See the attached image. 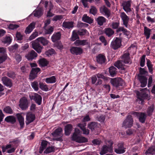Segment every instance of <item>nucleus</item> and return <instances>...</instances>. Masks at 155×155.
<instances>
[{
    "label": "nucleus",
    "mask_w": 155,
    "mask_h": 155,
    "mask_svg": "<svg viewBox=\"0 0 155 155\" xmlns=\"http://www.w3.org/2000/svg\"><path fill=\"white\" fill-rule=\"evenodd\" d=\"M45 32L46 34H50L53 32L54 31V28L52 26H49L48 28L45 27Z\"/></svg>",
    "instance_id": "45"
},
{
    "label": "nucleus",
    "mask_w": 155,
    "mask_h": 155,
    "mask_svg": "<svg viewBox=\"0 0 155 155\" xmlns=\"http://www.w3.org/2000/svg\"><path fill=\"white\" fill-rule=\"evenodd\" d=\"M19 105L22 110H26L28 107V103L27 99L25 97L21 98L20 100Z\"/></svg>",
    "instance_id": "10"
},
{
    "label": "nucleus",
    "mask_w": 155,
    "mask_h": 155,
    "mask_svg": "<svg viewBox=\"0 0 155 155\" xmlns=\"http://www.w3.org/2000/svg\"><path fill=\"white\" fill-rule=\"evenodd\" d=\"M14 57L18 63L20 62L22 59V57L19 54H15V55Z\"/></svg>",
    "instance_id": "52"
},
{
    "label": "nucleus",
    "mask_w": 155,
    "mask_h": 155,
    "mask_svg": "<svg viewBox=\"0 0 155 155\" xmlns=\"http://www.w3.org/2000/svg\"><path fill=\"white\" fill-rule=\"evenodd\" d=\"M62 130L61 128L59 127L51 133L52 135L54 137H57V138H54V140L57 141H61V137L62 136Z\"/></svg>",
    "instance_id": "6"
},
{
    "label": "nucleus",
    "mask_w": 155,
    "mask_h": 155,
    "mask_svg": "<svg viewBox=\"0 0 155 155\" xmlns=\"http://www.w3.org/2000/svg\"><path fill=\"white\" fill-rule=\"evenodd\" d=\"M41 43L43 45H46L48 43V41L46 39H39Z\"/></svg>",
    "instance_id": "64"
},
{
    "label": "nucleus",
    "mask_w": 155,
    "mask_h": 155,
    "mask_svg": "<svg viewBox=\"0 0 155 155\" xmlns=\"http://www.w3.org/2000/svg\"><path fill=\"white\" fill-rule=\"evenodd\" d=\"M112 143H111L110 145L108 146L106 145H104L100 152V154L103 155L108 152H111L112 151Z\"/></svg>",
    "instance_id": "12"
},
{
    "label": "nucleus",
    "mask_w": 155,
    "mask_h": 155,
    "mask_svg": "<svg viewBox=\"0 0 155 155\" xmlns=\"http://www.w3.org/2000/svg\"><path fill=\"white\" fill-rule=\"evenodd\" d=\"M90 13L94 15H95L97 12V9L94 6H91V8L90 10Z\"/></svg>",
    "instance_id": "53"
},
{
    "label": "nucleus",
    "mask_w": 155,
    "mask_h": 155,
    "mask_svg": "<svg viewBox=\"0 0 155 155\" xmlns=\"http://www.w3.org/2000/svg\"><path fill=\"white\" fill-rule=\"evenodd\" d=\"M34 97V100L35 102L38 105H41L42 101V97L41 96L38 94H35Z\"/></svg>",
    "instance_id": "32"
},
{
    "label": "nucleus",
    "mask_w": 155,
    "mask_h": 155,
    "mask_svg": "<svg viewBox=\"0 0 155 155\" xmlns=\"http://www.w3.org/2000/svg\"><path fill=\"white\" fill-rule=\"evenodd\" d=\"M78 33L80 35H84L88 34V32L85 29H81L78 31Z\"/></svg>",
    "instance_id": "56"
},
{
    "label": "nucleus",
    "mask_w": 155,
    "mask_h": 155,
    "mask_svg": "<svg viewBox=\"0 0 155 155\" xmlns=\"http://www.w3.org/2000/svg\"><path fill=\"white\" fill-rule=\"evenodd\" d=\"M130 54L128 51H126L123 55L120 57L121 60L117 61L114 63V65L119 69L124 70L125 64H130L132 61L130 57Z\"/></svg>",
    "instance_id": "1"
},
{
    "label": "nucleus",
    "mask_w": 155,
    "mask_h": 155,
    "mask_svg": "<svg viewBox=\"0 0 155 155\" xmlns=\"http://www.w3.org/2000/svg\"><path fill=\"white\" fill-rule=\"evenodd\" d=\"M37 56V54L34 50H31L28 52V53L25 55L26 58L28 60H32Z\"/></svg>",
    "instance_id": "16"
},
{
    "label": "nucleus",
    "mask_w": 155,
    "mask_h": 155,
    "mask_svg": "<svg viewBox=\"0 0 155 155\" xmlns=\"http://www.w3.org/2000/svg\"><path fill=\"white\" fill-rule=\"evenodd\" d=\"M120 17L123 20V24L126 27L128 28V22L129 20V18L124 12H121L120 15Z\"/></svg>",
    "instance_id": "15"
},
{
    "label": "nucleus",
    "mask_w": 155,
    "mask_h": 155,
    "mask_svg": "<svg viewBox=\"0 0 155 155\" xmlns=\"http://www.w3.org/2000/svg\"><path fill=\"white\" fill-rule=\"evenodd\" d=\"M88 127L91 131H93L97 127V123L94 122H91L88 124Z\"/></svg>",
    "instance_id": "33"
},
{
    "label": "nucleus",
    "mask_w": 155,
    "mask_h": 155,
    "mask_svg": "<svg viewBox=\"0 0 155 155\" xmlns=\"http://www.w3.org/2000/svg\"><path fill=\"white\" fill-rule=\"evenodd\" d=\"M40 88L42 90L45 91H47L48 88L47 85L45 84H44L42 82L39 83Z\"/></svg>",
    "instance_id": "46"
},
{
    "label": "nucleus",
    "mask_w": 155,
    "mask_h": 155,
    "mask_svg": "<svg viewBox=\"0 0 155 155\" xmlns=\"http://www.w3.org/2000/svg\"><path fill=\"white\" fill-rule=\"evenodd\" d=\"M55 149L54 147L51 146L48 147L46 150L44 151V153H48L52 152H54Z\"/></svg>",
    "instance_id": "49"
},
{
    "label": "nucleus",
    "mask_w": 155,
    "mask_h": 155,
    "mask_svg": "<svg viewBox=\"0 0 155 155\" xmlns=\"http://www.w3.org/2000/svg\"><path fill=\"white\" fill-rule=\"evenodd\" d=\"M19 27V25L13 24H10L8 26V28L11 30L16 29Z\"/></svg>",
    "instance_id": "58"
},
{
    "label": "nucleus",
    "mask_w": 155,
    "mask_h": 155,
    "mask_svg": "<svg viewBox=\"0 0 155 155\" xmlns=\"http://www.w3.org/2000/svg\"><path fill=\"white\" fill-rule=\"evenodd\" d=\"M59 39H52V41L54 43V45L58 48L61 49L63 46L61 43L59 41Z\"/></svg>",
    "instance_id": "40"
},
{
    "label": "nucleus",
    "mask_w": 155,
    "mask_h": 155,
    "mask_svg": "<svg viewBox=\"0 0 155 155\" xmlns=\"http://www.w3.org/2000/svg\"><path fill=\"white\" fill-rule=\"evenodd\" d=\"M116 68L114 66H111L109 68V72L110 75L112 77L116 74Z\"/></svg>",
    "instance_id": "39"
},
{
    "label": "nucleus",
    "mask_w": 155,
    "mask_h": 155,
    "mask_svg": "<svg viewBox=\"0 0 155 155\" xmlns=\"http://www.w3.org/2000/svg\"><path fill=\"white\" fill-rule=\"evenodd\" d=\"M40 42L39 39H36L31 42V46L38 53H40L41 51L42 47L40 46L39 43Z\"/></svg>",
    "instance_id": "7"
},
{
    "label": "nucleus",
    "mask_w": 155,
    "mask_h": 155,
    "mask_svg": "<svg viewBox=\"0 0 155 155\" xmlns=\"http://www.w3.org/2000/svg\"><path fill=\"white\" fill-rule=\"evenodd\" d=\"M119 25V23L115 22H113L110 26L114 29H116L117 28L116 30V32L118 34H119V32L122 31L124 35L127 36V38H130V37H129V36H130V32L127 31L126 29L124 28L123 27H120L118 28Z\"/></svg>",
    "instance_id": "3"
},
{
    "label": "nucleus",
    "mask_w": 155,
    "mask_h": 155,
    "mask_svg": "<svg viewBox=\"0 0 155 155\" xmlns=\"http://www.w3.org/2000/svg\"><path fill=\"white\" fill-rule=\"evenodd\" d=\"M75 132L73 134L72 136V139L76 142L81 143L87 142V139L84 137L80 136L78 134L79 133V130L76 129L75 130Z\"/></svg>",
    "instance_id": "4"
},
{
    "label": "nucleus",
    "mask_w": 155,
    "mask_h": 155,
    "mask_svg": "<svg viewBox=\"0 0 155 155\" xmlns=\"http://www.w3.org/2000/svg\"><path fill=\"white\" fill-rule=\"evenodd\" d=\"M62 26L65 28L69 29L73 27V22L72 21H64L62 23Z\"/></svg>",
    "instance_id": "25"
},
{
    "label": "nucleus",
    "mask_w": 155,
    "mask_h": 155,
    "mask_svg": "<svg viewBox=\"0 0 155 155\" xmlns=\"http://www.w3.org/2000/svg\"><path fill=\"white\" fill-rule=\"evenodd\" d=\"M105 32L106 35L108 36L112 35L114 33V31L110 28H105Z\"/></svg>",
    "instance_id": "43"
},
{
    "label": "nucleus",
    "mask_w": 155,
    "mask_h": 155,
    "mask_svg": "<svg viewBox=\"0 0 155 155\" xmlns=\"http://www.w3.org/2000/svg\"><path fill=\"white\" fill-rule=\"evenodd\" d=\"M2 42L6 46L10 45L12 42V39H2Z\"/></svg>",
    "instance_id": "54"
},
{
    "label": "nucleus",
    "mask_w": 155,
    "mask_h": 155,
    "mask_svg": "<svg viewBox=\"0 0 155 155\" xmlns=\"http://www.w3.org/2000/svg\"><path fill=\"white\" fill-rule=\"evenodd\" d=\"M63 17L61 15H57L53 17V20L54 21H57L61 19Z\"/></svg>",
    "instance_id": "63"
},
{
    "label": "nucleus",
    "mask_w": 155,
    "mask_h": 155,
    "mask_svg": "<svg viewBox=\"0 0 155 155\" xmlns=\"http://www.w3.org/2000/svg\"><path fill=\"white\" fill-rule=\"evenodd\" d=\"M145 55H143L141 59L140 65L142 67H143L145 65Z\"/></svg>",
    "instance_id": "61"
},
{
    "label": "nucleus",
    "mask_w": 155,
    "mask_h": 155,
    "mask_svg": "<svg viewBox=\"0 0 155 155\" xmlns=\"http://www.w3.org/2000/svg\"><path fill=\"white\" fill-rule=\"evenodd\" d=\"M110 82L113 86L116 87L122 86L124 83L123 80L120 78L112 79Z\"/></svg>",
    "instance_id": "8"
},
{
    "label": "nucleus",
    "mask_w": 155,
    "mask_h": 155,
    "mask_svg": "<svg viewBox=\"0 0 155 155\" xmlns=\"http://www.w3.org/2000/svg\"><path fill=\"white\" fill-rule=\"evenodd\" d=\"M125 148L124 147V143L122 142L119 143L114 148V151L117 154H122L125 152Z\"/></svg>",
    "instance_id": "9"
},
{
    "label": "nucleus",
    "mask_w": 155,
    "mask_h": 155,
    "mask_svg": "<svg viewBox=\"0 0 155 155\" xmlns=\"http://www.w3.org/2000/svg\"><path fill=\"white\" fill-rule=\"evenodd\" d=\"M44 5L45 10L47 11L48 10H51L53 9L54 5L51 2H49L47 1H44Z\"/></svg>",
    "instance_id": "29"
},
{
    "label": "nucleus",
    "mask_w": 155,
    "mask_h": 155,
    "mask_svg": "<svg viewBox=\"0 0 155 155\" xmlns=\"http://www.w3.org/2000/svg\"><path fill=\"white\" fill-rule=\"evenodd\" d=\"M106 20V19L102 16H100L96 19L98 24L100 25H103L104 23L105 22Z\"/></svg>",
    "instance_id": "38"
},
{
    "label": "nucleus",
    "mask_w": 155,
    "mask_h": 155,
    "mask_svg": "<svg viewBox=\"0 0 155 155\" xmlns=\"http://www.w3.org/2000/svg\"><path fill=\"white\" fill-rule=\"evenodd\" d=\"M133 123V120L130 115H128L123 122L122 127L125 128L131 127Z\"/></svg>",
    "instance_id": "5"
},
{
    "label": "nucleus",
    "mask_w": 155,
    "mask_h": 155,
    "mask_svg": "<svg viewBox=\"0 0 155 155\" xmlns=\"http://www.w3.org/2000/svg\"><path fill=\"white\" fill-rule=\"evenodd\" d=\"M74 44L76 46L84 45H87L88 43L86 39L82 40L78 39L74 42Z\"/></svg>",
    "instance_id": "26"
},
{
    "label": "nucleus",
    "mask_w": 155,
    "mask_h": 155,
    "mask_svg": "<svg viewBox=\"0 0 155 155\" xmlns=\"http://www.w3.org/2000/svg\"><path fill=\"white\" fill-rule=\"evenodd\" d=\"M97 62L100 64L104 63L106 61L105 57L102 54H99L96 57Z\"/></svg>",
    "instance_id": "19"
},
{
    "label": "nucleus",
    "mask_w": 155,
    "mask_h": 155,
    "mask_svg": "<svg viewBox=\"0 0 155 155\" xmlns=\"http://www.w3.org/2000/svg\"><path fill=\"white\" fill-rule=\"evenodd\" d=\"M5 121L8 123H10L12 124L15 123L16 121V119L13 116H9L7 117L5 119Z\"/></svg>",
    "instance_id": "30"
},
{
    "label": "nucleus",
    "mask_w": 155,
    "mask_h": 155,
    "mask_svg": "<svg viewBox=\"0 0 155 155\" xmlns=\"http://www.w3.org/2000/svg\"><path fill=\"white\" fill-rule=\"evenodd\" d=\"M86 125V123H84L83 124H79L78 126L83 131L84 134L88 135L89 133V130L85 127Z\"/></svg>",
    "instance_id": "21"
},
{
    "label": "nucleus",
    "mask_w": 155,
    "mask_h": 155,
    "mask_svg": "<svg viewBox=\"0 0 155 155\" xmlns=\"http://www.w3.org/2000/svg\"><path fill=\"white\" fill-rule=\"evenodd\" d=\"M18 48V45L17 44H15L14 45L9 47L8 48L9 51L14 52Z\"/></svg>",
    "instance_id": "47"
},
{
    "label": "nucleus",
    "mask_w": 155,
    "mask_h": 155,
    "mask_svg": "<svg viewBox=\"0 0 155 155\" xmlns=\"http://www.w3.org/2000/svg\"><path fill=\"white\" fill-rule=\"evenodd\" d=\"M82 20L84 22L89 24L92 23L93 21V19L89 17L87 15H84L82 18Z\"/></svg>",
    "instance_id": "31"
},
{
    "label": "nucleus",
    "mask_w": 155,
    "mask_h": 155,
    "mask_svg": "<svg viewBox=\"0 0 155 155\" xmlns=\"http://www.w3.org/2000/svg\"><path fill=\"white\" fill-rule=\"evenodd\" d=\"M100 11L102 14H104L107 18H109L110 16V11L106 7H101L100 9Z\"/></svg>",
    "instance_id": "27"
},
{
    "label": "nucleus",
    "mask_w": 155,
    "mask_h": 155,
    "mask_svg": "<svg viewBox=\"0 0 155 155\" xmlns=\"http://www.w3.org/2000/svg\"><path fill=\"white\" fill-rule=\"evenodd\" d=\"M121 41L120 39H115L113 40L111 44V48L114 50L117 49L120 47Z\"/></svg>",
    "instance_id": "13"
},
{
    "label": "nucleus",
    "mask_w": 155,
    "mask_h": 155,
    "mask_svg": "<svg viewBox=\"0 0 155 155\" xmlns=\"http://www.w3.org/2000/svg\"><path fill=\"white\" fill-rule=\"evenodd\" d=\"M97 118V120L100 122H103L105 119L104 116L102 115H101L100 116H98Z\"/></svg>",
    "instance_id": "62"
},
{
    "label": "nucleus",
    "mask_w": 155,
    "mask_h": 155,
    "mask_svg": "<svg viewBox=\"0 0 155 155\" xmlns=\"http://www.w3.org/2000/svg\"><path fill=\"white\" fill-rule=\"evenodd\" d=\"M149 90L147 88H141L140 91L137 92V98L141 101V103H143L144 100L148 97Z\"/></svg>",
    "instance_id": "2"
},
{
    "label": "nucleus",
    "mask_w": 155,
    "mask_h": 155,
    "mask_svg": "<svg viewBox=\"0 0 155 155\" xmlns=\"http://www.w3.org/2000/svg\"><path fill=\"white\" fill-rule=\"evenodd\" d=\"M72 126L71 124H68L65 127V134L66 135H69L72 130Z\"/></svg>",
    "instance_id": "28"
},
{
    "label": "nucleus",
    "mask_w": 155,
    "mask_h": 155,
    "mask_svg": "<svg viewBox=\"0 0 155 155\" xmlns=\"http://www.w3.org/2000/svg\"><path fill=\"white\" fill-rule=\"evenodd\" d=\"M55 52V51L54 49L51 48L50 49L47 51L45 52V54L48 56L51 55L52 54H54Z\"/></svg>",
    "instance_id": "55"
},
{
    "label": "nucleus",
    "mask_w": 155,
    "mask_h": 155,
    "mask_svg": "<svg viewBox=\"0 0 155 155\" xmlns=\"http://www.w3.org/2000/svg\"><path fill=\"white\" fill-rule=\"evenodd\" d=\"M6 75L12 79H15L16 76L15 73L12 71H9L7 73Z\"/></svg>",
    "instance_id": "50"
},
{
    "label": "nucleus",
    "mask_w": 155,
    "mask_h": 155,
    "mask_svg": "<svg viewBox=\"0 0 155 155\" xmlns=\"http://www.w3.org/2000/svg\"><path fill=\"white\" fill-rule=\"evenodd\" d=\"M35 115L31 113L27 114L26 117V123L28 125L33 122L35 119Z\"/></svg>",
    "instance_id": "18"
},
{
    "label": "nucleus",
    "mask_w": 155,
    "mask_h": 155,
    "mask_svg": "<svg viewBox=\"0 0 155 155\" xmlns=\"http://www.w3.org/2000/svg\"><path fill=\"white\" fill-rule=\"evenodd\" d=\"M31 85L32 87L35 91H37L38 90V84L37 82L35 81L32 82Z\"/></svg>",
    "instance_id": "48"
},
{
    "label": "nucleus",
    "mask_w": 155,
    "mask_h": 155,
    "mask_svg": "<svg viewBox=\"0 0 155 155\" xmlns=\"http://www.w3.org/2000/svg\"><path fill=\"white\" fill-rule=\"evenodd\" d=\"M6 59V56L4 54L2 55H0V64L4 62Z\"/></svg>",
    "instance_id": "60"
},
{
    "label": "nucleus",
    "mask_w": 155,
    "mask_h": 155,
    "mask_svg": "<svg viewBox=\"0 0 155 155\" xmlns=\"http://www.w3.org/2000/svg\"><path fill=\"white\" fill-rule=\"evenodd\" d=\"M138 79L140 82L147 80V79L146 77L141 75H138Z\"/></svg>",
    "instance_id": "57"
},
{
    "label": "nucleus",
    "mask_w": 155,
    "mask_h": 155,
    "mask_svg": "<svg viewBox=\"0 0 155 155\" xmlns=\"http://www.w3.org/2000/svg\"><path fill=\"white\" fill-rule=\"evenodd\" d=\"M35 24L36 23L34 22H33L30 23L26 28L25 31V33L26 34L30 33L35 28Z\"/></svg>",
    "instance_id": "22"
},
{
    "label": "nucleus",
    "mask_w": 155,
    "mask_h": 155,
    "mask_svg": "<svg viewBox=\"0 0 155 155\" xmlns=\"http://www.w3.org/2000/svg\"><path fill=\"white\" fill-rule=\"evenodd\" d=\"M2 80L3 84L5 86L10 87H12V84L11 80L6 77H2Z\"/></svg>",
    "instance_id": "17"
},
{
    "label": "nucleus",
    "mask_w": 155,
    "mask_h": 155,
    "mask_svg": "<svg viewBox=\"0 0 155 155\" xmlns=\"http://www.w3.org/2000/svg\"><path fill=\"white\" fill-rule=\"evenodd\" d=\"M3 111L5 113L10 114H12L13 113L12 109L9 106L5 107L4 108Z\"/></svg>",
    "instance_id": "42"
},
{
    "label": "nucleus",
    "mask_w": 155,
    "mask_h": 155,
    "mask_svg": "<svg viewBox=\"0 0 155 155\" xmlns=\"http://www.w3.org/2000/svg\"><path fill=\"white\" fill-rule=\"evenodd\" d=\"M61 34L60 32L54 33L51 37V39H60Z\"/></svg>",
    "instance_id": "51"
},
{
    "label": "nucleus",
    "mask_w": 155,
    "mask_h": 155,
    "mask_svg": "<svg viewBox=\"0 0 155 155\" xmlns=\"http://www.w3.org/2000/svg\"><path fill=\"white\" fill-rule=\"evenodd\" d=\"M39 63L40 65L42 67L47 66L48 63L47 60L45 58L40 59L39 60Z\"/></svg>",
    "instance_id": "44"
},
{
    "label": "nucleus",
    "mask_w": 155,
    "mask_h": 155,
    "mask_svg": "<svg viewBox=\"0 0 155 155\" xmlns=\"http://www.w3.org/2000/svg\"><path fill=\"white\" fill-rule=\"evenodd\" d=\"M151 31V29H149L147 27H144V35L146 36L147 39H148L150 38Z\"/></svg>",
    "instance_id": "37"
},
{
    "label": "nucleus",
    "mask_w": 155,
    "mask_h": 155,
    "mask_svg": "<svg viewBox=\"0 0 155 155\" xmlns=\"http://www.w3.org/2000/svg\"><path fill=\"white\" fill-rule=\"evenodd\" d=\"M155 108V107L153 105L148 107L147 110V115L149 116H150L152 115Z\"/></svg>",
    "instance_id": "36"
},
{
    "label": "nucleus",
    "mask_w": 155,
    "mask_h": 155,
    "mask_svg": "<svg viewBox=\"0 0 155 155\" xmlns=\"http://www.w3.org/2000/svg\"><path fill=\"white\" fill-rule=\"evenodd\" d=\"M122 5L124 10L127 13L131 12V11L130 8L131 6L130 1H128L126 2H124L122 3Z\"/></svg>",
    "instance_id": "14"
},
{
    "label": "nucleus",
    "mask_w": 155,
    "mask_h": 155,
    "mask_svg": "<svg viewBox=\"0 0 155 155\" xmlns=\"http://www.w3.org/2000/svg\"><path fill=\"white\" fill-rule=\"evenodd\" d=\"M70 51L72 54L76 55L81 54L83 51V49L81 48L76 47H72Z\"/></svg>",
    "instance_id": "11"
},
{
    "label": "nucleus",
    "mask_w": 155,
    "mask_h": 155,
    "mask_svg": "<svg viewBox=\"0 0 155 155\" xmlns=\"http://www.w3.org/2000/svg\"><path fill=\"white\" fill-rule=\"evenodd\" d=\"M43 11L42 8H40L35 10L33 12L34 16L36 17L39 18L43 14Z\"/></svg>",
    "instance_id": "24"
},
{
    "label": "nucleus",
    "mask_w": 155,
    "mask_h": 155,
    "mask_svg": "<svg viewBox=\"0 0 155 155\" xmlns=\"http://www.w3.org/2000/svg\"><path fill=\"white\" fill-rule=\"evenodd\" d=\"M16 116L18 120L21 128L22 129L24 127V118L20 114H17Z\"/></svg>",
    "instance_id": "23"
},
{
    "label": "nucleus",
    "mask_w": 155,
    "mask_h": 155,
    "mask_svg": "<svg viewBox=\"0 0 155 155\" xmlns=\"http://www.w3.org/2000/svg\"><path fill=\"white\" fill-rule=\"evenodd\" d=\"M147 115L144 113L141 112L139 117V121L143 123H144Z\"/></svg>",
    "instance_id": "35"
},
{
    "label": "nucleus",
    "mask_w": 155,
    "mask_h": 155,
    "mask_svg": "<svg viewBox=\"0 0 155 155\" xmlns=\"http://www.w3.org/2000/svg\"><path fill=\"white\" fill-rule=\"evenodd\" d=\"M40 69L38 68H32L30 75L31 79H34L37 76V73L40 71Z\"/></svg>",
    "instance_id": "20"
},
{
    "label": "nucleus",
    "mask_w": 155,
    "mask_h": 155,
    "mask_svg": "<svg viewBox=\"0 0 155 155\" xmlns=\"http://www.w3.org/2000/svg\"><path fill=\"white\" fill-rule=\"evenodd\" d=\"M147 65L148 68L149 72L151 74L153 73V65L152 64L151 61L149 59H147Z\"/></svg>",
    "instance_id": "34"
},
{
    "label": "nucleus",
    "mask_w": 155,
    "mask_h": 155,
    "mask_svg": "<svg viewBox=\"0 0 155 155\" xmlns=\"http://www.w3.org/2000/svg\"><path fill=\"white\" fill-rule=\"evenodd\" d=\"M78 35V31H74L72 32V39H79Z\"/></svg>",
    "instance_id": "59"
},
{
    "label": "nucleus",
    "mask_w": 155,
    "mask_h": 155,
    "mask_svg": "<svg viewBox=\"0 0 155 155\" xmlns=\"http://www.w3.org/2000/svg\"><path fill=\"white\" fill-rule=\"evenodd\" d=\"M56 81V79L54 76H52L45 79V82L47 83H53Z\"/></svg>",
    "instance_id": "41"
}]
</instances>
